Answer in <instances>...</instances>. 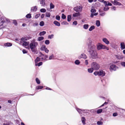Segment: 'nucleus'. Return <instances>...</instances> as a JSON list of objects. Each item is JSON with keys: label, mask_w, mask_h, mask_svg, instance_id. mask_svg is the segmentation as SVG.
Instances as JSON below:
<instances>
[{"label": "nucleus", "mask_w": 125, "mask_h": 125, "mask_svg": "<svg viewBox=\"0 0 125 125\" xmlns=\"http://www.w3.org/2000/svg\"><path fill=\"white\" fill-rule=\"evenodd\" d=\"M38 45V42H36L35 40H33L30 43L29 48H30L31 50L33 52H34L35 51V49Z\"/></svg>", "instance_id": "nucleus-1"}, {"label": "nucleus", "mask_w": 125, "mask_h": 125, "mask_svg": "<svg viewBox=\"0 0 125 125\" xmlns=\"http://www.w3.org/2000/svg\"><path fill=\"white\" fill-rule=\"evenodd\" d=\"M96 47L98 50L102 49H105L107 50H109V48L108 47L100 43H98L97 44Z\"/></svg>", "instance_id": "nucleus-2"}, {"label": "nucleus", "mask_w": 125, "mask_h": 125, "mask_svg": "<svg viewBox=\"0 0 125 125\" xmlns=\"http://www.w3.org/2000/svg\"><path fill=\"white\" fill-rule=\"evenodd\" d=\"M95 76H101L102 77L104 76L105 75V73L104 71L102 70H100L99 71H96L94 73Z\"/></svg>", "instance_id": "nucleus-3"}, {"label": "nucleus", "mask_w": 125, "mask_h": 125, "mask_svg": "<svg viewBox=\"0 0 125 125\" xmlns=\"http://www.w3.org/2000/svg\"><path fill=\"white\" fill-rule=\"evenodd\" d=\"M89 52L93 58H94L97 57V53L96 50L91 49L90 50Z\"/></svg>", "instance_id": "nucleus-4"}, {"label": "nucleus", "mask_w": 125, "mask_h": 125, "mask_svg": "<svg viewBox=\"0 0 125 125\" xmlns=\"http://www.w3.org/2000/svg\"><path fill=\"white\" fill-rule=\"evenodd\" d=\"M91 65V67L95 70L98 69L100 67V65L98 63H92Z\"/></svg>", "instance_id": "nucleus-5"}, {"label": "nucleus", "mask_w": 125, "mask_h": 125, "mask_svg": "<svg viewBox=\"0 0 125 125\" xmlns=\"http://www.w3.org/2000/svg\"><path fill=\"white\" fill-rule=\"evenodd\" d=\"M27 40L25 38H21V44L23 46H27L29 44V42H26V41Z\"/></svg>", "instance_id": "nucleus-6"}, {"label": "nucleus", "mask_w": 125, "mask_h": 125, "mask_svg": "<svg viewBox=\"0 0 125 125\" xmlns=\"http://www.w3.org/2000/svg\"><path fill=\"white\" fill-rule=\"evenodd\" d=\"M76 110L80 114H82V113H88L90 111L87 109L82 110L77 108H76Z\"/></svg>", "instance_id": "nucleus-7"}, {"label": "nucleus", "mask_w": 125, "mask_h": 125, "mask_svg": "<svg viewBox=\"0 0 125 125\" xmlns=\"http://www.w3.org/2000/svg\"><path fill=\"white\" fill-rule=\"evenodd\" d=\"M41 55L42 57L40 56V57H37V58L35 61V62H38L42 61L44 59L43 58V57L45 56V58L48 57V56L46 55L44 56L43 54H42Z\"/></svg>", "instance_id": "nucleus-8"}, {"label": "nucleus", "mask_w": 125, "mask_h": 125, "mask_svg": "<svg viewBox=\"0 0 125 125\" xmlns=\"http://www.w3.org/2000/svg\"><path fill=\"white\" fill-rule=\"evenodd\" d=\"M92 43V40L90 39H89L88 40V44L89 47L92 49H94L95 48V46L94 45H93L91 46V44Z\"/></svg>", "instance_id": "nucleus-9"}, {"label": "nucleus", "mask_w": 125, "mask_h": 125, "mask_svg": "<svg viewBox=\"0 0 125 125\" xmlns=\"http://www.w3.org/2000/svg\"><path fill=\"white\" fill-rule=\"evenodd\" d=\"M83 7L82 6H77L74 8V10L76 12H80L82 10Z\"/></svg>", "instance_id": "nucleus-10"}, {"label": "nucleus", "mask_w": 125, "mask_h": 125, "mask_svg": "<svg viewBox=\"0 0 125 125\" xmlns=\"http://www.w3.org/2000/svg\"><path fill=\"white\" fill-rule=\"evenodd\" d=\"M40 49L41 50L44 51L47 53H48L49 52V50L46 48V46L45 45H42Z\"/></svg>", "instance_id": "nucleus-11"}, {"label": "nucleus", "mask_w": 125, "mask_h": 125, "mask_svg": "<svg viewBox=\"0 0 125 125\" xmlns=\"http://www.w3.org/2000/svg\"><path fill=\"white\" fill-rule=\"evenodd\" d=\"M4 21L3 18L1 17L0 19V29L3 28L4 27L3 25V23Z\"/></svg>", "instance_id": "nucleus-12"}, {"label": "nucleus", "mask_w": 125, "mask_h": 125, "mask_svg": "<svg viewBox=\"0 0 125 125\" xmlns=\"http://www.w3.org/2000/svg\"><path fill=\"white\" fill-rule=\"evenodd\" d=\"M118 68V67H116L115 65L114 64H112L110 66V69L111 71H115Z\"/></svg>", "instance_id": "nucleus-13"}, {"label": "nucleus", "mask_w": 125, "mask_h": 125, "mask_svg": "<svg viewBox=\"0 0 125 125\" xmlns=\"http://www.w3.org/2000/svg\"><path fill=\"white\" fill-rule=\"evenodd\" d=\"M118 0H114V1H112L111 2L112 3L114 4L115 5H121V4L120 3L118 2Z\"/></svg>", "instance_id": "nucleus-14"}, {"label": "nucleus", "mask_w": 125, "mask_h": 125, "mask_svg": "<svg viewBox=\"0 0 125 125\" xmlns=\"http://www.w3.org/2000/svg\"><path fill=\"white\" fill-rule=\"evenodd\" d=\"M103 3L104 4L105 6H111L112 5V4L108 1H104L103 2Z\"/></svg>", "instance_id": "nucleus-15"}, {"label": "nucleus", "mask_w": 125, "mask_h": 125, "mask_svg": "<svg viewBox=\"0 0 125 125\" xmlns=\"http://www.w3.org/2000/svg\"><path fill=\"white\" fill-rule=\"evenodd\" d=\"M81 15V14L79 12L77 13H75L73 15V16L74 17H76L80 16Z\"/></svg>", "instance_id": "nucleus-16"}, {"label": "nucleus", "mask_w": 125, "mask_h": 125, "mask_svg": "<svg viewBox=\"0 0 125 125\" xmlns=\"http://www.w3.org/2000/svg\"><path fill=\"white\" fill-rule=\"evenodd\" d=\"M120 48L121 50L125 49V45L124 42H121L120 44Z\"/></svg>", "instance_id": "nucleus-17"}, {"label": "nucleus", "mask_w": 125, "mask_h": 125, "mask_svg": "<svg viewBox=\"0 0 125 125\" xmlns=\"http://www.w3.org/2000/svg\"><path fill=\"white\" fill-rule=\"evenodd\" d=\"M103 41L107 44H108L109 43V41L106 38H104L102 40Z\"/></svg>", "instance_id": "nucleus-18"}, {"label": "nucleus", "mask_w": 125, "mask_h": 125, "mask_svg": "<svg viewBox=\"0 0 125 125\" xmlns=\"http://www.w3.org/2000/svg\"><path fill=\"white\" fill-rule=\"evenodd\" d=\"M78 58H83L84 59H85L86 58V56L85 54L84 53H82L79 56Z\"/></svg>", "instance_id": "nucleus-19"}, {"label": "nucleus", "mask_w": 125, "mask_h": 125, "mask_svg": "<svg viewBox=\"0 0 125 125\" xmlns=\"http://www.w3.org/2000/svg\"><path fill=\"white\" fill-rule=\"evenodd\" d=\"M86 119L84 117H82L81 118V121L82 122L83 125H84L86 124L85 121Z\"/></svg>", "instance_id": "nucleus-20"}, {"label": "nucleus", "mask_w": 125, "mask_h": 125, "mask_svg": "<svg viewBox=\"0 0 125 125\" xmlns=\"http://www.w3.org/2000/svg\"><path fill=\"white\" fill-rule=\"evenodd\" d=\"M37 10V8L36 6L32 7L31 8V11H35Z\"/></svg>", "instance_id": "nucleus-21"}, {"label": "nucleus", "mask_w": 125, "mask_h": 125, "mask_svg": "<svg viewBox=\"0 0 125 125\" xmlns=\"http://www.w3.org/2000/svg\"><path fill=\"white\" fill-rule=\"evenodd\" d=\"M12 45V44L10 42H7L4 44V45L5 46L10 47Z\"/></svg>", "instance_id": "nucleus-22"}, {"label": "nucleus", "mask_w": 125, "mask_h": 125, "mask_svg": "<svg viewBox=\"0 0 125 125\" xmlns=\"http://www.w3.org/2000/svg\"><path fill=\"white\" fill-rule=\"evenodd\" d=\"M53 23L56 26H59L60 25V23L56 21H54L53 22Z\"/></svg>", "instance_id": "nucleus-23"}, {"label": "nucleus", "mask_w": 125, "mask_h": 125, "mask_svg": "<svg viewBox=\"0 0 125 125\" xmlns=\"http://www.w3.org/2000/svg\"><path fill=\"white\" fill-rule=\"evenodd\" d=\"M40 3L41 4L42 6H45V0H41L40 2Z\"/></svg>", "instance_id": "nucleus-24"}, {"label": "nucleus", "mask_w": 125, "mask_h": 125, "mask_svg": "<svg viewBox=\"0 0 125 125\" xmlns=\"http://www.w3.org/2000/svg\"><path fill=\"white\" fill-rule=\"evenodd\" d=\"M72 19V16L71 15H68L67 16V21L69 22Z\"/></svg>", "instance_id": "nucleus-25"}, {"label": "nucleus", "mask_w": 125, "mask_h": 125, "mask_svg": "<svg viewBox=\"0 0 125 125\" xmlns=\"http://www.w3.org/2000/svg\"><path fill=\"white\" fill-rule=\"evenodd\" d=\"M109 8L108 6H105L103 8V10L104 11H107L109 9Z\"/></svg>", "instance_id": "nucleus-26"}, {"label": "nucleus", "mask_w": 125, "mask_h": 125, "mask_svg": "<svg viewBox=\"0 0 125 125\" xmlns=\"http://www.w3.org/2000/svg\"><path fill=\"white\" fill-rule=\"evenodd\" d=\"M99 11L100 13V15L102 16H104L105 14V12H102L101 10H99Z\"/></svg>", "instance_id": "nucleus-27"}, {"label": "nucleus", "mask_w": 125, "mask_h": 125, "mask_svg": "<svg viewBox=\"0 0 125 125\" xmlns=\"http://www.w3.org/2000/svg\"><path fill=\"white\" fill-rule=\"evenodd\" d=\"M15 40L17 42H16L19 43V44H20L21 43V39H19L18 38H16L15 39Z\"/></svg>", "instance_id": "nucleus-28"}, {"label": "nucleus", "mask_w": 125, "mask_h": 125, "mask_svg": "<svg viewBox=\"0 0 125 125\" xmlns=\"http://www.w3.org/2000/svg\"><path fill=\"white\" fill-rule=\"evenodd\" d=\"M46 33V31H43L42 32H40L39 33V35L40 36H43Z\"/></svg>", "instance_id": "nucleus-29"}, {"label": "nucleus", "mask_w": 125, "mask_h": 125, "mask_svg": "<svg viewBox=\"0 0 125 125\" xmlns=\"http://www.w3.org/2000/svg\"><path fill=\"white\" fill-rule=\"evenodd\" d=\"M50 8L51 9H53L54 8V5L52 3H51L50 5Z\"/></svg>", "instance_id": "nucleus-30"}, {"label": "nucleus", "mask_w": 125, "mask_h": 125, "mask_svg": "<svg viewBox=\"0 0 125 125\" xmlns=\"http://www.w3.org/2000/svg\"><path fill=\"white\" fill-rule=\"evenodd\" d=\"M89 27V25L88 24H84L83 26V28L84 29L86 30Z\"/></svg>", "instance_id": "nucleus-31"}, {"label": "nucleus", "mask_w": 125, "mask_h": 125, "mask_svg": "<svg viewBox=\"0 0 125 125\" xmlns=\"http://www.w3.org/2000/svg\"><path fill=\"white\" fill-rule=\"evenodd\" d=\"M94 25H92L90 27L89 29V30L90 31H92L93 29H94Z\"/></svg>", "instance_id": "nucleus-32"}, {"label": "nucleus", "mask_w": 125, "mask_h": 125, "mask_svg": "<svg viewBox=\"0 0 125 125\" xmlns=\"http://www.w3.org/2000/svg\"><path fill=\"white\" fill-rule=\"evenodd\" d=\"M55 58L53 54L51 55L49 57V59L51 60L54 59Z\"/></svg>", "instance_id": "nucleus-33"}, {"label": "nucleus", "mask_w": 125, "mask_h": 125, "mask_svg": "<svg viewBox=\"0 0 125 125\" xmlns=\"http://www.w3.org/2000/svg\"><path fill=\"white\" fill-rule=\"evenodd\" d=\"M96 24L97 27L99 26L100 25V21L99 20H97L96 22Z\"/></svg>", "instance_id": "nucleus-34"}, {"label": "nucleus", "mask_w": 125, "mask_h": 125, "mask_svg": "<svg viewBox=\"0 0 125 125\" xmlns=\"http://www.w3.org/2000/svg\"><path fill=\"white\" fill-rule=\"evenodd\" d=\"M44 39V37L42 36L40 37H38V40L39 41H41Z\"/></svg>", "instance_id": "nucleus-35"}, {"label": "nucleus", "mask_w": 125, "mask_h": 125, "mask_svg": "<svg viewBox=\"0 0 125 125\" xmlns=\"http://www.w3.org/2000/svg\"><path fill=\"white\" fill-rule=\"evenodd\" d=\"M93 70H94V69L92 67L91 68L88 69V71L89 73H92L93 72Z\"/></svg>", "instance_id": "nucleus-36"}, {"label": "nucleus", "mask_w": 125, "mask_h": 125, "mask_svg": "<svg viewBox=\"0 0 125 125\" xmlns=\"http://www.w3.org/2000/svg\"><path fill=\"white\" fill-rule=\"evenodd\" d=\"M43 88V86H37L36 87V89L38 90L42 89Z\"/></svg>", "instance_id": "nucleus-37"}, {"label": "nucleus", "mask_w": 125, "mask_h": 125, "mask_svg": "<svg viewBox=\"0 0 125 125\" xmlns=\"http://www.w3.org/2000/svg\"><path fill=\"white\" fill-rule=\"evenodd\" d=\"M51 16V14L49 12H47L46 13L45 16L48 17H50Z\"/></svg>", "instance_id": "nucleus-38"}, {"label": "nucleus", "mask_w": 125, "mask_h": 125, "mask_svg": "<svg viewBox=\"0 0 125 125\" xmlns=\"http://www.w3.org/2000/svg\"><path fill=\"white\" fill-rule=\"evenodd\" d=\"M26 18H31V15L30 13H29L27 14L26 15Z\"/></svg>", "instance_id": "nucleus-39"}, {"label": "nucleus", "mask_w": 125, "mask_h": 125, "mask_svg": "<svg viewBox=\"0 0 125 125\" xmlns=\"http://www.w3.org/2000/svg\"><path fill=\"white\" fill-rule=\"evenodd\" d=\"M96 11V10L94 8H92L91 10V12L92 13H95Z\"/></svg>", "instance_id": "nucleus-40"}, {"label": "nucleus", "mask_w": 125, "mask_h": 125, "mask_svg": "<svg viewBox=\"0 0 125 125\" xmlns=\"http://www.w3.org/2000/svg\"><path fill=\"white\" fill-rule=\"evenodd\" d=\"M36 83L38 84H40V81L38 78H36L35 79Z\"/></svg>", "instance_id": "nucleus-41"}, {"label": "nucleus", "mask_w": 125, "mask_h": 125, "mask_svg": "<svg viewBox=\"0 0 125 125\" xmlns=\"http://www.w3.org/2000/svg\"><path fill=\"white\" fill-rule=\"evenodd\" d=\"M54 35L52 34L50 35H49L48 36V38L50 39H52L53 38Z\"/></svg>", "instance_id": "nucleus-42"}, {"label": "nucleus", "mask_w": 125, "mask_h": 125, "mask_svg": "<svg viewBox=\"0 0 125 125\" xmlns=\"http://www.w3.org/2000/svg\"><path fill=\"white\" fill-rule=\"evenodd\" d=\"M40 11L44 13L46 12V10L45 9L42 8L40 10Z\"/></svg>", "instance_id": "nucleus-43"}, {"label": "nucleus", "mask_w": 125, "mask_h": 125, "mask_svg": "<svg viewBox=\"0 0 125 125\" xmlns=\"http://www.w3.org/2000/svg\"><path fill=\"white\" fill-rule=\"evenodd\" d=\"M103 110L102 109H100L98 110L97 111V114H100L102 111Z\"/></svg>", "instance_id": "nucleus-44"}, {"label": "nucleus", "mask_w": 125, "mask_h": 125, "mask_svg": "<svg viewBox=\"0 0 125 125\" xmlns=\"http://www.w3.org/2000/svg\"><path fill=\"white\" fill-rule=\"evenodd\" d=\"M49 41L48 40H46L45 42V43L46 45H48L50 43Z\"/></svg>", "instance_id": "nucleus-45"}, {"label": "nucleus", "mask_w": 125, "mask_h": 125, "mask_svg": "<svg viewBox=\"0 0 125 125\" xmlns=\"http://www.w3.org/2000/svg\"><path fill=\"white\" fill-rule=\"evenodd\" d=\"M35 66H39L42 65V63H35Z\"/></svg>", "instance_id": "nucleus-46"}, {"label": "nucleus", "mask_w": 125, "mask_h": 125, "mask_svg": "<svg viewBox=\"0 0 125 125\" xmlns=\"http://www.w3.org/2000/svg\"><path fill=\"white\" fill-rule=\"evenodd\" d=\"M44 25V23L43 21H41L40 23V25L41 26H43Z\"/></svg>", "instance_id": "nucleus-47"}, {"label": "nucleus", "mask_w": 125, "mask_h": 125, "mask_svg": "<svg viewBox=\"0 0 125 125\" xmlns=\"http://www.w3.org/2000/svg\"><path fill=\"white\" fill-rule=\"evenodd\" d=\"M60 17L58 15H57L56 16V19L57 20H60Z\"/></svg>", "instance_id": "nucleus-48"}, {"label": "nucleus", "mask_w": 125, "mask_h": 125, "mask_svg": "<svg viewBox=\"0 0 125 125\" xmlns=\"http://www.w3.org/2000/svg\"><path fill=\"white\" fill-rule=\"evenodd\" d=\"M115 56H116V57L118 59H120L122 58V57H121V56H120L119 55H116Z\"/></svg>", "instance_id": "nucleus-49"}, {"label": "nucleus", "mask_w": 125, "mask_h": 125, "mask_svg": "<svg viewBox=\"0 0 125 125\" xmlns=\"http://www.w3.org/2000/svg\"><path fill=\"white\" fill-rule=\"evenodd\" d=\"M62 18L63 19H65L66 18V16L64 14H62Z\"/></svg>", "instance_id": "nucleus-50"}, {"label": "nucleus", "mask_w": 125, "mask_h": 125, "mask_svg": "<svg viewBox=\"0 0 125 125\" xmlns=\"http://www.w3.org/2000/svg\"><path fill=\"white\" fill-rule=\"evenodd\" d=\"M103 124V122H102L100 121H98L97 122V124L98 125H102Z\"/></svg>", "instance_id": "nucleus-51"}, {"label": "nucleus", "mask_w": 125, "mask_h": 125, "mask_svg": "<svg viewBox=\"0 0 125 125\" xmlns=\"http://www.w3.org/2000/svg\"><path fill=\"white\" fill-rule=\"evenodd\" d=\"M13 22L14 24L15 25H16L17 24V22L16 20H13Z\"/></svg>", "instance_id": "nucleus-52"}, {"label": "nucleus", "mask_w": 125, "mask_h": 125, "mask_svg": "<svg viewBox=\"0 0 125 125\" xmlns=\"http://www.w3.org/2000/svg\"><path fill=\"white\" fill-rule=\"evenodd\" d=\"M40 16V14H36L35 16V18L36 19H37Z\"/></svg>", "instance_id": "nucleus-53"}, {"label": "nucleus", "mask_w": 125, "mask_h": 125, "mask_svg": "<svg viewBox=\"0 0 125 125\" xmlns=\"http://www.w3.org/2000/svg\"><path fill=\"white\" fill-rule=\"evenodd\" d=\"M62 24L64 25H68V23L66 21H63L62 23Z\"/></svg>", "instance_id": "nucleus-54"}, {"label": "nucleus", "mask_w": 125, "mask_h": 125, "mask_svg": "<svg viewBox=\"0 0 125 125\" xmlns=\"http://www.w3.org/2000/svg\"><path fill=\"white\" fill-rule=\"evenodd\" d=\"M77 24V22L76 21H75L73 23V24L75 25H76Z\"/></svg>", "instance_id": "nucleus-55"}, {"label": "nucleus", "mask_w": 125, "mask_h": 125, "mask_svg": "<svg viewBox=\"0 0 125 125\" xmlns=\"http://www.w3.org/2000/svg\"><path fill=\"white\" fill-rule=\"evenodd\" d=\"M38 25V23H34L33 24V26L35 27V26H36Z\"/></svg>", "instance_id": "nucleus-56"}, {"label": "nucleus", "mask_w": 125, "mask_h": 125, "mask_svg": "<svg viewBox=\"0 0 125 125\" xmlns=\"http://www.w3.org/2000/svg\"><path fill=\"white\" fill-rule=\"evenodd\" d=\"M117 115V113H114L113 114V116H116Z\"/></svg>", "instance_id": "nucleus-57"}, {"label": "nucleus", "mask_w": 125, "mask_h": 125, "mask_svg": "<svg viewBox=\"0 0 125 125\" xmlns=\"http://www.w3.org/2000/svg\"><path fill=\"white\" fill-rule=\"evenodd\" d=\"M24 53H26L27 52V51H26L25 50H23L22 51Z\"/></svg>", "instance_id": "nucleus-58"}, {"label": "nucleus", "mask_w": 125, "mask_h": 125, "mask_svg": "<svg viewBox=\"0 0 125 125\" xmlns=\"http://www.w3.org/2000/svg\"><path fill=\"white\" fill-rule=\"evenodd\" d=\"M121 64L122 66L125 67V63H121Z\"/></svg>", "instance_id": "nucleus-59"}, {"label": "nucleus", "mask_w": 125, "mask_h": 125, "mask_svg": "<svg viewBox=\"0 0 125 125\" xmlns=\"http://www.w3.org/2000/svg\"><path fill=\"white\" fill-rule=\"evenodd\" d=\"M44 15L43 14H42L41 16V18L42 19L43 18H44Z\"/></svg>", "instance_id": "nucleus-60"}, {"label": "nucleus", "mask_w": 125, "mask_h": 125, "mask_svg": "<svg viewBox=\"0 0 125 125\" xmlns=\"http://www.w3.org/2000/svg\"><path fill=\"white\" fill-rule=\"evenodd\" d=\"M112 9L115 10H116V8L115 7H113L112 8Z\"/></svg>", "instance_id": "nucleus-61"}, {"label": "nucleus", "mask_w": 125, "mask_h": 125, "mask_svg": "<svg viewBox=\"0 0 125 125\" xmlns=\"http://www.w3.org/2000/svg\"><path fill=\"white\" fill-rule=\"evenodd\" d=\"M94 14L93 13H92L91 14L90 17L91 18H93L94 17Z\"/></svg>", "instance_id": "nucleus-62"}, {"label": "nucleus", "mask_w": 125, "mask_h": 125, "mask_svg": "<svg viewBox=\"0 0 125 125\" xmlns=\"http://www.w3.org/2000/svg\"><path fill=\"white\" fill-rule=\"evenodd\" d=\"M74 62H80L79 60H77L75 61Z\"/></svg>", "instance_id": "nucleus-63"}, {"label": "nucleus", "mask_w": 125, "mask_h": 125, "mask_svg": "<svg viewBox=\"0 0 125 125\" xmlns=\"http://www.w3.org/2000/svg\"><path fill=\"white\" fill-rule=\"evenodd\" d=\"M3 125H10L9 123H4L3 124Z\"/></svg>", "instance_id": "nucleus-64"}]
</instances>
